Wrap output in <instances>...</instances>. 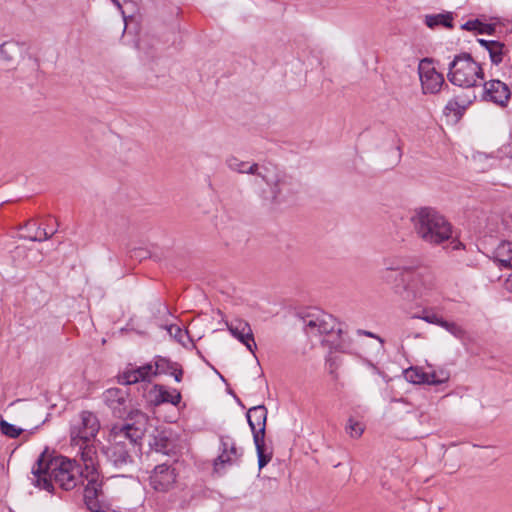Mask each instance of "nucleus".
<instances>
[{
  "instance_id": "f257e3e1",
  "label": "nucleus",
  "mask_w": 512,
  "mask_h": 512,
  "mask_svg": "<svg viewBox=\"0 0 512 512\" xmlns=\"http://www.w3.org/2000/svg\"><path fill=\"white\" fill-rule=\"evenodd\" d=\"M85 474L86 467L81 471L75 461L41 454L32 466L29 480L34 487L53 493L55 485L66 491L74 489L82 483Z\"/></svg>"
},
{
  "instance_id": "f03ea898",
  "label": "nucleus",
  "mask_w": 512,
  "mask_h": 512,
  "mask_svg": "<svg viewBox=\"0 0 512 512\" xmlns=\"http://www.w3.org/2000/svg\"><path fill=\"white\" fill-rule=\"evenodd\" d=\"M130 420L134 422L113 426L109 446L104 451L109 461L117 468L132 462L131 453L135 452L137 442L146 431L147 417L144 413L138 410L132 411Z\"/></svg>"
},
{
  "instance_id": "7ed1b4c3",
  "label": "nucleus",
  "mask_w": 512,
  "mask_h": 512,
  "mask_svg": "<svg viewBox=\"0 0 512 512\" xmlns=\"http://www.w3.org/2000/svg\"><path fill=\"white\" fill-rule=\"evenodd\" d=\"M304 331L313 343L327 344L340 352H350V339L343 325L332 315L315 310L308 313L304 319Z\"/></svg>"
},
{
  "instance_id": "20e7f679",
  "label": "nucleus",
  "mask_w": 512,
  "mask_h": 512,
  "mask_svg": "<svg viewBox=\"0 0 512 512\" xmlns=\"http://www.w3.org/2000/svg\"><path fill=\"white\" fill-rule=\"evenodd\" d=\"M100 429L97 416L90 411H82L70 427V440L79 450L80 460L86 469L94 471L99 464L96 436Z\"/></svg>"
},
{
  "instance_id": "39448f33",
  "label": "nucleus",
  "mask_w": 512,
  "mask_h": 512,
  "mask_svg": "<svg viewBox=\"0 0 512 512\" xmlns=\"http://www.w3.org/2000/svg\"><path fill=\"white\" fill-rule=\"evenodd\" d=\"M435 270L426 265L413 266L405 280L393 285V292L403 300L426 302L438 290Z\"/></svg>"
},
{
  "instance_id": "423d86ee",
  "label": "nucleus",
  "mask_w": 512,
  "mask_h": 512,
  "mask_svg": "<svg viewBox=\"0 0 512 512\" xmlns=\"http://www.w3.org/2000/svg\"><path fill=\"white\" fill-rule=\"evenodd\" d=\"M411 222L417 236L431 245H440L452 238V226L435 209L423 207L415 210Z\"/></svg>"
},
{
  "instance_id": "0eeeda50",
  "label": "nucleus",
  "mask_w": 512,
  "mask_h": 512,
  "mask_svg": "<svg viewBox=\"0 0 512 512\" xmlns=\"http://www.w3.org/2000/svg\"><path fill=\"white\" fill-rule=\"evenodd\" d=\"M261 182L268 187L262 191L263 198L274 204L287 202L298 190V184L291 176L270 164L263 173Z\"/></svg>"
},
{
  "instance_id": "6e6552de",
  "label": "nucleus",
  "mask_w": 512,
  "mask_h": 512,
  "mask_svg": "<svg viewBox=\"0 0 512 512\" xmlns=\"http://www.w3.org/2000/svg\"><path fill=\"white\" fill-rule=\"evenodd\" d=\"M448 80L456 86L470 88L483 80L484 74L481 66L469 54L463 53L455 56L449 64Z\"/></svg>"
},
{
  "instance_id": "1a4fd4ad",
  "label": "nucleus",
  "mask_w": 512,
  "mask_h": 512,
  "mask_svg": "<svg viewBox=\"0 0 512 512\" xmlns=\"http://www.w3.org/2000/svg\"><path fill=\"white\" fill-rule=\"evenodd\" d=\"M170 367V362L158 357L154 364L148 363L140 367H129L119 375V382L124 385H131L140 381H149L152 377L165 373Z\"/></svg>"
},
{
  "instance_id": "9d476101",
  "label": "nucleus",
  "mask_w": 512,
  "mask_h": 512,
  "mask_svg": "<svg viewBox=\"0 0 512 512\" xmlns=\"http://www.w3.org/2000/svg\"><path fill=\"white\" fill-rule=\"evenodd\" d=\"M242 455V448L237 446L232 437L220 436L218 456L213 463L214 471L218 474L225 472L228 467L238 464Z\"/></svg>"
},
{
  "instance_id": "9b49d317",
  "label": "nucleus",
  "mask_w": 512,
  "mask_h": 512,
  "mask_svg": "<svg viewBox=\"0 0 512 512\" xmlns=\"http://www.w3.org/2000/svg\"><path fill=\"white\" fill-rule=\"evenodd\" d=\"M413 266L406 257L401 255L385 257L380 272L381 280L393 289V285L405 280V276Z\"/></svg>"
},
{
  "instance_id": "f8f14e48",
  "label": "nucleus",
  "mask_w": 512,
  "mask_h": 512,
  "mask_svg": "<svg viewBox=\"0 0 512 512\" xmlns=\"http://www.w3.org/2000/svg\"><path fill=\"white\" fill-rule=\"evenodd\" d=\"M418 73L424 94L438 93L444 84L443 75L436 71L432 61L424 58L418 66Z\"/></svg>"
},
{
  "instance_id": "ddd939ff",
  "label": "nucleus",
  "mask_w": 512,
  "mask_h": 512,
  "mask_svg": "<svg viewBox=\"0 0 512 512\" xmlns=\"http://www.w3.org/2000/svg\"><path fill=\"white\" fill-rule=\"evenodd\" d=\"M224 324L234 338L245 345L251 353H254L257 346L254 340L253 331L247 321L236 318L232 321H224Z\"/></svg>"
},
{
  "instance_id": "4468645a",
  "label": "nucleus",
  "mask_w": 512,
  "mask_h": 512,
  "mask_svg": "<svg viewBox=\"0 0 512 512\" xmlns=\"http://www.w3.org/2000/svg\"><path fill=\"white\" fill-rule=\"evenodd\" d=\"M102 399L117 417L121 418L126 414L129 402V393L127 389H107L103 392Z\"/></svg>"
},
{
  "instance_id": "2eb2a0df",
  "label": "nucleus",
  "mask_w": 512,
  "mask_h": 512,
  "mask_svg": "<svg viewBox=\"0 0 512 512\" xmlns=\"http://www.w3.org/2000/svg\"><path fill=\"white\" fill-rule=\"evenodd\" d=\"M226 166L234 172L255 176V185L260 186V179L268 165L243 161L236 156H229L225 160Z\"/></svg>"
},
{
  "instance_id": "dca6fc26",
  "label": "nucleus",
  "mask_w": 512,
  "mask_h": 512,
  "mask_svg": "<svg viewBox=\"0 0 512 512\" xmlns=\"http://www.w3.org/2000/svg\"><path fill=\"white\" fill-rule=\"evenodd\" d=\"M176 482L175 469L167 464H161L154 468L150 476V484L153 489L161 492H166Z\"/></svg>"
},
{
  "instance_id": "f3484780",
  "label": "nucleus",
  "mask_w": 512,
  "mask_h": 512,
  "mask_svg": "<svg viewBox=\"0 0 512 512\" xmlns=\"http://www.w3.org/2000/svg\"><path fill=\"white\" fill-rule=\"evenodd\" d=\"M98 465H95L94 471L86 469L85 478L88 484L84 490V501L90 511L98 512L101 509V504L97 499L100 484L98 483Z\"/></svg>"
},
{
  "instance_id": "a211bd4d",
  "label": "nucleus",
  "mask_w": 512,
  "mask_h": 512,
  "mask_svg": "<svg viewBox=\"0 0 512 512\" xmlns=\"http://www.w3.org/2000/svg\"><path fill=\"white\" fill-rule=\"evenodd\" d=\"M267 410L264 406H255L248 410L247 421L253 434L254 442L264 439L266 428Z\"/></svg>"
},
{
  "instance_id": "6ab92c4d",
  "label": "nucleus",
  "mask_w": 512,
  "mask_h": 512,
  "mask_svg": "<svg viewBox=\"0 0 512 512\" xmlns=\"http://www.w3.org/2000/svg\"><path fill=\"white\" fill-rule=\"evenodd\" d=\"M484 98L500 106H505L510 98V89L500 80H490L484 84Z\"/></svg>"
},
{
  "instance_id": "aec40b11",
  "label": "nucleus",
  "mask_w": 512,
  "mask_h": 512,
  "mask_svg": "<svg viewBox=\"0 0 512 512\" xmlns=\"http://www.w3.org/2000/svg\"><path fill=\"white\" fill-rule=\"evenodd\" d=\"M148 400L155 406L171 403L177 406L181 401V394L177 389L168 390L163 385H154L147 394Z\"/></svg>"
},
{
  "instance_id": "412c9836",
  "label": "nucleus",
  "mask_w": 512,
  "mask_h": 512,
  "mask_svg": "<svg viewBox=\"0 0 512 512\" xmlns=\"http://www.w3.org/2000/svg\"><path fill=\"white\" fill-rule=\"evenodd\" d=\"M21 52L22 45L14 40L5 41L0 45V59L8 65L15 64Z\"/></svg>"
},
{
  "instance_id": "4be33fe9",
  "label": "nucleus",
  "mask_w": 512,
  "mask_h": 512,
  "mask_svg": "<svg viewBox=\"0 0 512 512\" xmlns=\"http://www.w3.org/2000/svg\"><path fill=\"white\" fill-rule=\"evenodd\" d=\"M494 262L502 269L512 267V243L509 241L501 242L494 251Z\"/></svg>"
},
{
  "instance_id": "5701e85b",
  "label": "nucleus",
  "mask_w": 512,
  "mask_h": 512,
  "mask_svg": "<svg viewBox=\"0 0 512 512\" xmlns=\"http://www.w3.org/2000/svg\"><path fill=\"white\" fill-rule=\"evenodd\" d=\"M453 14L451 12L432 14L425 16V24L429 28H435L437 26H444L446 28L453 27Z\"/></svg>"
},
{
  "instance_id": "b1692460",
  "label": "nucleus",
  "mask_w": 512,
  "mask_h": 512,
  "mask_svg": "<svg viewBox=\"0 0 512 512\" xmlns=\"http://www.w3.org/2000/svg\"><path fill=\"white\" fill-rule=\"evenodd\" d=\"M428 377V385H439L446 383L450 378V372L444 367L434 368L429 366V371H426Z\"/></svg>"
},
{
  "instance_id": "393cba45",
  "label": "nucleus",
  "mask_w": 512,
  "mask_h": 512,
  "mask_svg": "<svg viewBox=\"0 0 512 512\" xmlns=\"http://www.w3.org/2000/svg\"><path fill=\"white\" fill-rule=\"evenodd\" d=\"M479 43L484 46L490 55L491 61L494 64H499L503 59V49L504 45L497 41H487L484 39H479Z\"/></svg>"
},
{
  "instance_id": "a878e982",
  "label": "nucleus",
  "mask_w": 512,
  "mask_h": 512,
  "mask_svg": "<svg viewBox=\"0 0 512 512\" xmlns=\"http://www.w3.org/2000/svg\"><path fill=\"white\" fill-rule=\"evenodd\" d=\"M461 29L466 31H475L479 34H492L495 31L493 24L485 23L480 19H473L461 25Z\"/></svg>"
},
{
  "instance_id": "bb28decb",
  "label": "nucleus",
  "mask_w": 512,
  "mask_h": 512,
  "mask_svg": "<svg viewBox=\"0 0 512 512\" xmlns=\"http://www.w3.org/2000/svg\"><path fill=\"white\" fill-rule=\"evenodd\" d=\"M405 379L413 384H427L426 371L419 367H410L404 371Z\"/></svg>"
},
{
  "instance_id": "cd10ccee",
  "label": "nucleus",
  "mask_w": 512,
  "mask_h": 512,
  "mask_svg": "<svg viewBox=\"0 0 512 512\" xmlns=\"http://www.w3.org/2000/svg\"><path fill=\"white\" fill-rule=\"evenodd\" d=\"M149 444L155 452L167 454L169 451L170 442L165 432H158Z\"/></svg>"
},
{
  "instance_id": "c85d7f7f",
  "label": "nucleus",
  "mask_w": 512,
  "mask_h": 512,
  "mask_svg": "<svg viewBox=\"0 0 512 512\" xmlns=\"http://www.w3.org/2000/svg\"><path fill=\"white\" fill-rule=\"evenodd\" d=\"M165 329L167 330L170 337L174 338L180 344L186 345L185 340L189 339L188 332L186 330H182L178 325L175 324L166 325Z\"/></svg>"
},
{
  "instance_id": "c756f323",
  "label": "nucleus",
  "mask_w": 512,
  "mask_h": 512,
  "mask_svg": "<svg viewBox=\"0 0 512 512\" xmlns=\"http://www.w3.org/2000/svg\"><path fill=\"white\" fill-rule=\"evenodd\" d=\"M56 232V229H46L38 227L33 235L22 236L23 238H27L31 241H45L50 239Z\"/></svg>"
},
{
  "instance_id": "7c9ffc66",
  "label": "nucleus",
  "mask_w": 512,
  "mask_h": 512,
  "mask_svg": "<svg viewBox=\"0 0 512 512\" xmlns=\"http://www.w3.org/2000/svg\"><path fill=\"white\" fill-rule=\"evenodd\" d=\"M346 432L352 438H359L364 432V427L360 422L353 418H349L346 425Z\"/></svg>"
},
{
  "instance_id": "2f4dec72",
  "label": "nucleus",
  "mask_w": 512,
  "mask_h": 512,
  "mask_svg": "<svg viewBox=\"0 0 512 512\" xmlns=\"http://www.w3.org/2000/svg\"><path fill=\"white\" fill-rule=\"evenodd\" d=\"M0 431L10 438H16L22 433L23 429L2 419L0 420Z\"/></svg>"
},
{
  "instance_id": "473e14b6",
  "label": "nucleus",
  "mask_w": 512,
  "mask_h": 512,
  "mask_svg": "<svg viewBox=\"0 0 512 512\" xmlns=\"http://www.w3.org/2000/svg\"><path fill=\"white\" fill-rule=\"evenodd\" d=\"M254 444H255L257 456H258V466H259V469H262L271 460V456L266 455L264 453V439H259V442H254Z\"/></svg>"
},
{
  "instance_id": "72a5a7b5",
  "label": "nucleus",
  "mask_w": 512,
  "mask_h": 512,
  "mask_svg": "<svg viewBox=\"0 0 512 512\" xmlns=\"http://www.w3.org/2000/svg\"><path fill=\"white\" fill-rule=\"evenodd\" d=\"M440 326L456 338H462L464 336V330L455 322H449L442 319Z\"/></svg>"
},
{
  "instance_id": "f704fd0d",
  "label": "nucleus",
  "mask_w": 512,
  "mask_h": 512,
  "mask_svg": "<svg viewBox=\"0 0 512 512\" xmlns=\"http://www.w3.org/2000/svg\"><path fill=\"white\" fill-rule=\"evenodd\" d=\"M413 318L421 319L427 323L435 324L438 326H440V323L443 319L440 316H438L436 313L428 312V311H424L423 314H421V315H415V316H413Z\"/></svg>"
},
{
  "instance_id": "c9c22d12",
  "label": "nucleus",
  "mask_w": 512,
  "mask_h": 512,
  "mask_svg": "<svg viewBox=\"0 0 512 512\" xmlns=\"http://www.w3.org/2000/svg\"><path fill=\"white\" fill-rule=\"evenodd\" d=\"M498 157L504 158V157H510L512 153V147L510 144H505L501 148L498 149Z\"/></svg>"
},
{
  "instance_id": "e433bc0d",
  "label": "nucleus",
  "mask_w": 512,
  "mask_h": 512,
  "mask_svg": "<svg viewBox=\"0 0 512 512\" xmlns=\"http://www.w3.org/2000/svg\"><path fill=\"white\" fill-rule=\"evenodd\" d=\"M458 108V103L456 100H450L448 101L447 105L445 106V110L449 112H454Z\"/></svg>"
},
{
  "instance_id": "4c0bfd02",
  "label": "nucleus",
  "mask_w": 512,
  "mask_h": 512,
  "mask_svg": "<svg viewBox=\"0 0 512 512\" xmlns=\"http://www.w3.org/2000/svg\"><path fill=\"white\" fill-rule=\"evenodd\" d=\"M183 372L181 369H174L172 372V376L174 377L176 382H180L182 380Z\"/></svg>"
},
{
  "instance_id": "58836bf2",
  "label": "nucleus",
  "mask_w": 512,
  "mask_h": 512,
  "mask_svg": "<svg viewBox=\"0 0 512 512\" xmlns=\"http://www.w3.org/2000/svg\"><path fill=\"white\" fill-rule=\"evenodd\" d=\"M111 2L118 8V10L121 12L123 19L126 21V16L123 11L122 5L119 0H111Z\"/></svg>"
},
{
  "instance_id": "ea45409f",
  "label": "nucleus",
  "mask_w": 512,
  "mask_h": 512,
  "mask_svg": "<svg viewBox=\"0 0 512 512\" xmlns=\"http://www.w3.org/2000/svg\"><path fill=\"white\" fill-rule=\"evenodd\" d=\"M451 244H452V249L453 250H457V249H460L462 247V243H460V242L453 241V242H451Z\"/></svg>"
},
{
  "instance_id": "a19ab883",
  "label": "nucleus",
  "mask_w": 512,
  "mask_h": 512,
  "mask_svg": "<svg viewBox=\"0 0 512 512\" xmlns=\"http://www.w3.org/2000/svg\"><path fill=\"white\" fill-rule=\"evenodd\" d=\"M365 334L368 336H372V333H370V332H365Z\"/></svg>"
}]
</instances>
